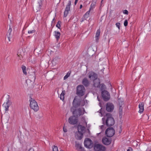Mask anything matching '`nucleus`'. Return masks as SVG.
Wrapping results in <instances>:
<instances>
[{"mask_svg":"<svg viewBox=\"0 0 151 151\" xmlns=\"http://www.w3.org/2000/svg\"><path fill=\"white\" fill-rule=\"evenodd\" d=\"M103 123L104 125L107 127H111L113 126L115 123L114 119L112 117L110 113H107L102 119Z\"/></svg>","mask_w":151,"mask_h":151,"instance_id":"obj_1","label":"nucleus"},{"mask_svg":"<svg viewBox=\"0 0 151 151\" xmlns=\"http://www.w3.org/2000/svg\"><path fill=\"white\" fill-rule=\"evenodd\" d=\"M76 108L72 107L70 109V111L72 112L73 114L77 117L81 115H83L85 112V110L84 108H83V112H82V109L79 108L78 109H76Z\"/></svg>","mask_w":151,"mask_h":151,"instance_id":"obj_2","label":"nucleus"},{"mask_svg":"<svg viewBox=\"0 0 151 151\" xmlns=\"http://www.w3.org/2000/svg\"><path fill=\"white\" fill-rule=\"evenodd\" d=\"M86 90L83 85H78L77 87L76 94L78 96H82L84 95Z\"/></svg>","mask_w":151,"mask_h":151,"instance_id":"obj_3","label":"nucleus"},{"mask_svg":"<svg viewBox=\"0 0 151 151\" xmlns=\"http://www.w3.org/2000/svg\"><path fill=\"white\" fill-rule=\"evenodd\" d=\"M29 101V106L30 108L35 111H37L39 109L37 102L34 99L32 98H31Z\"/></svg>","mask_w":151,"mask_h":151,"instance_id":"obj_4","label":"nucleus"},{"mask_svg":"<svg viewBox=\"0 0 151 151\" xmlns=\"http://www.w3.org/2000/svg\"><path fill=\"white\" fill-rule=\"evenodd\" d=\"M81 100L80 97L76 96L74 98L73 102V106L72 107L77 108L80 106Z\"/></svg>","mask_w":151,"mask_h":151,"instance_id":"obj_5","label":"nucleus"},{"mask_svg":"<svg viewBox=\"0 0 151 151\" xmlns=\"http://www.w3.org/2000/svg\"><path fill=\"white\" fill-rule=\"evenodd\" d=\"M101 96L105 101H107L110 99V96L109 92L106 90H104L101 92Z\"/></svg>","mask_w":151,"mask_h":151,"instance_id":"obj_6","label":"nucleus"},{"mask_svg":"<svg viewBox=\"0 0 151 151\" xmlns=\"http://www.w3.org/2000/svg\"><path fill=\"white\" fill-rule=\"evenodd\" d=\"M115 130L112 127L108 128L105 131L106 135L108 137H112L115 134Z\"/></svg>","mask_w":151,"mask_h":151,"instance_id":"obj_7","label":"nucleus"},{"mask_svg":"<svg viewBox=\"0 0 151 151\" xmlns=\"http://www.w3.org/2000/svg\"><path fill=\"white\" fill-rule=\"evenodd\" d=\"M42 0H39L38 2L35 4L33 6V8L34 10L37 12L40 10L41 9V7L42 6Z\"/></svg>","mask_w":151,"mask_h":151,"instance_id":"obj_8","label":"nucleus"},{"mask_svg":"<svg viewBox=\"0 0 151 151\" xmlns=\"http://www.w3.org/2000/svg\"><path fill=\"white\" fill-rule=\"evenodd\" d=\"M94 149L95 151H105V147L101 145L96 144L94 145Z\"/></svg>","mask_w":151,"mask_h":151,"instance_id":"obj_9","label":"nucleus"},{"mask_svg":"<svg viewBox=\"0 0 151 151\" xmlns=\"http://www.w3.org/2000/svg\"><path fill=\"white\" fill-rule=\"evenodd\" d=\"M84 143L85 147L90 148L91 147V145L93 144V142L90 139L87 138L85 139Z\"/></svg>","mask_w":151,"mask_h":151,"instance_id":"obj_10","label":"nucleus"},{"mask_svg":"<svg viewBox=\"0 0 151 151\" xmlns=\"http://www.w3.org/2000/svg\"><path fill=\"white\" fill-rule=\"evenodd\" d=\"M75 116H70L68 119L69 123L72 125H74L77 123L78 119L75 117Z\"/></svg>","mask_w":151,"mask_h":151,"instance_id":"obj_11","label":"nucleus"},{"mask_svg":"<svg viewBox=\"0 0 151 151\" xmlns=\"http://www.w3.org/2000/svg\"><path fill=\"white\" fill-rule=\"evenodd\" d=\"M30 72H32V74L29 76V79L27 80V81L28 82L30 81L33 83L34 82L36 78L35 74V71H33V70H32Z\"/></svg>","mask_w":151,"mask_h":151,"instance_id":"obj_12","label":"nucleus"},{"mask_svg":"<svg viewBox=\"0 0 151 151\" xmlns=\"http://www.w3.org/2000/svg\"><path fill=\"white\" fill-rule=\"evenodd\" d=\"M114 104L108 102L106 106V109L108 112H112L114 109Z\"/></svg>","mask_w":151,"mask_h":151,"instance_id":"obj_13","label":"nucleus"},{"mask_svg":"<svg viewBox=\"0 0 151 151\" xmlns=\"http://www.w3.org/2000/svg\"><path fill=\"white\" fill-rule=\"evenodd\" d=\"M71 5V1H69L66 6L65 10L64 12V17H66L67 16L69 12L70 11V6Z\"/></svg>","mask_w":151,"mask_h":151,"instance_id":"obj_14","label":"nucleus"},{"mask_svg":"<svg viewBox=\"0 0 151 151\" xmlns=\"http://www.w3.org/2000/svg\"><path fill=\"white\" fill-rule=\"evenodd\" d=\"M102 141L104 144L106 145H109L111 144V138H108L105 137L103 138Z\"/></svg>","mask_w":151,"mask_h":151,"instance_id":"obj_15","label":"nucleus"},{"mask_svg":"<svg viewBox=\"0 0 151 151\" xmlns=\"http://www.w3.org/2000/svg\"><path fill=\"white\" fill-rule=\"evenodd\" d=\"M88 78L93 81L97 79L98 78V75L94 72H91L88 76Z\"/></svg>","mask_w":151,"mask_h":151,"instance_id":"obj_16","label":"nucleus"},{"mask_svg":"<svg viewBox=\"0 0 151 151\" xmlns=\"http://www.w3.org/2000/svg\"><path fill=\"white\" fill-rule=\"evenodd\" d=\"M85 129V127L81 125H79L78 126V132L81 133L83 134L84 133Z\"/></svg>","mask_w":151,"mask_h":151,"instance_id":"obj_17","label":"nucleus"},{"mask_svg":"<svg viewBox=\"0 0 151 151\" xmlns=\"http://www.w3.org/2000/svg\"><path fill=\"white\" fill-rule=\"evenodd\" d=\"M93 86L95 87H100V81L99 78L93 81Z\"/></svg>","mask_w":151,"mask_h":151,"instance_id":"obj_18","label":"nucleus"},{"mask_svg":"<svg viewBox=\"0 0 151 151\" xmlns=\"http://www.w3.org/2000/svg\"><path fill=\"white\" fill-rule=\"evenodd\" d=\"M82 83L85 87H88L90 84V82L88 79L86 78H84L82 80Z\"/></svg>","mask_w":151,"mask_h":151,"instance_id":"obj_19","label":"nucleus"},{"mask_svg":"<svg viewBox=\"0 0 151 151\" xmlns=\"http://www.w3.org/2000/svg\"><path fill=\"white\" fill-rule=\"evenodd\" d=\"M10 105V102L9 100H8L6 103H4L3 104V106L5 108L6 111H8L9 110V108Z\"/></svg>","mask_w":151,"mask_h":151,"instance_id":"obj_20","label":"nucleus"},{"mask_svg":"<svg viewBox=\"0 0 151 151\" xmlns=\"http://www.w3.org/2000/svg\"><path fill=\"white\" fill-rule=\"evenodd\" d=\"M144 105V104L143 102L139 104V113H142L143 111Z\"/></svg>","mask_w":151,"mask_h":151,"instance_id":"obj_21","label":"nucleus"},{"mask_svg":"<svg viewBox=\"0 0 151 151\" xmlns=\"http://www.w3.org/2000/svg\"><path fill=\"white\" fill-rule=\"evenodd\" d=\"M75 137L78 139H81L83 137V134L78 132L76 134Z\"/></svg>","mask_w":151,"mask_h":151,"instance_id":"obj_22","label":"nucleus"},{"mask_svg":"<svg viewBox=\"0 0 151 151\" xmlns=\"http://www.w3.org/2000/svg\"><path fill=\"white\" fill-rule=\"evenodd\" d=\"M60 35V33L59 32L56 31L55 32L54 36L57 41L59 40Z\"/></svg>","mask_w":151,"mask_h":151,"instance_id":"obj_23","label":"nucleus"},{"mask_svg":"<svg viewBox=\"0 0 151 151\" xmlns=\"http://www.w3.org/2000/svg\"><path fill=\"white\" fill-rule=\"evenodd\" d=\"M100 34V29H98L96 32V42H98L99 40V36Z\"/></svg>","mask_w":151,"mask_h":151,"instance_id":"obj_24","label":"nucleus"},{"mask_svg":"<svg viewBox=\"0 0 151 151\" xmlns=\"http://www.w3.org/2000/svg\"><path fill=\"white\" fill-rule=\"evenodd\" d=\"M65 94V90H63L60 96V98L61 100L63 101L64 99V95Z\"/></svg>","mask_w":151,"mask_h":151,"instance_id":"obj_25","label":"nucleus"},{"mask_svg":"<svg viewBox=\"0 0 151 151\" xmlns=\"http://www.w3.org/2000/svg\"><path fill=\"white\" fill-rule=\"evenodd\" d=\"M119 117L120 118H122V115H123V112H122V109L123 107H122V106H119Z\"/></svg>","mask_w":151,"mask_h":151,"instance_id":"obj_26","label":"nucleus"},{"mask_svg":"<svg viewBox=\"0 0 151 151\" xmlns=\"http://www.w3.org/2000/svg\"><path fill=\"white\" fill-rule=\"evenodd\" d=\"M96 0H93L92 4L90 6V9H93L95 7V6L96 4Z\"/></svg>","mask_w":151,"mask_h":151,"instance_id":"obj_27","label":"nucleus"},{"mask_svg":"<svg viewBox=\"0 0 151 151\" xmlns=\"http://www.w3.org/2000/svg\"><path fill=\"white\" fill-rule=\"evenodd\" d=\"M118 101L119 106H122L124 104L123 99L121 98H118Z\"/></svg>","mask_w":151,"mask_h":151,"instance_id":"obj_28","label":"nucleus"},{"mask_svg":"<svg viewBox=\"0 0 151 151\" xmlns=\"http://www.w3.org/2000/svg\"><path fill=\"white\" fill-rule=\"evenodd\" d=\"M100 87H99L100 88L101 90L102 91L104 90L106 88V86L103 83L100 84Z\"/></svg>","mask_w":151,"mask_h":151,"instance_id":"obj_29","label":"nucleus"},{"mask_svg":"<svg viewBox=\"0 0 151 151\" xmlns=\"http://www.w3.org/2000/svg\"><path fill=\"white\" fill-rule=\"evenodd\" d=\"M81 146V144H80L79 142H76L75 147L77 149H78L79 148H80V147Z\"/></svg>","mask_w":151,"mask_h":151,"instance_id":"obj_30","label":"nucleus"},{"mask_svg":"<svg viewBox=\"0 0 151 151\" xmlns=\"http://www.w3.org/2000/svg\"><path fill=\"white\" fill-rule=\"evenodd\" d=\"M12 28H11L10 27L9 29L8 30L7 33V36H11V33L12 31Z\"/></svg>","mask_w":151,"mask_h":151,"instance_id":"obj_31","label":"nucleus"},{"mask_svg":"<svg viewBox=\"0 0 151 151\" xmlns=\"http://www.w3.org/2000/svg\"><path fill=\"white\" fill-rule=\"evenodd\" d=\"M22 68L23 73L25 75H27V73L26 71V67L25 66L23 65L22 66Z\"/></svg>","mask_w":151,"mask_h":151,"instance_id":"obj_32","label":"nucleus"},{"mask_svg":"<svg viewBox=\"0 0 151 151\" xmlns=\"http://www.w3.org/2000/svg\"><path fill=\"white\" fill-rule=\"evenodd\" d=\"M61 22L60 21H59L57 24H56V26L58 28L60 29V24H61Z\"/></svg>","mask_w":151,"mask_h":151,"instance_id":"obj_33","label":"nucleus"},{"mask_svg":"<svg viewBox=\"0 0 151 151\" xmlns=\"http://www.w3.org/2000/svg\"><path fill=\"white\" fill-rule=\"evenodd\" d=\"M52 148L53 151H58V147L55 146H53Z\"/></svg>","mask_w":151,"mask_h":151,"instance_id":"obj_34","label":"nucleus"},{"mask_svg":"<svg viewBox=\"0 0 151 151\" xmlns=\"http://www.w3.org/2000/svg\"><path fill=\"white\" fill-rule=\"evenodd\" d=\"M35 32V31L34 29H33L32 30H29L28 31V33L29 34H33Z\"/></svg>","mask_w":151,"mask_h":151,"instance_id":"obj_35","label":"nucleus"},{"mask_svg":"<svg viewBox=\"0 0 151 151\" xmlns=\"http://www.w3.org/2000/svg\"><path fill=\"white\" fill-rule=\"evenodd\" d=\"M70 73H68L64 77V79L65 80L68 78L70 76Z\"/></svg>","mask_w":151,"mask_h":151,"instance_id":"obj_36","label":"nucleus"},{"mask_svg":"<svg viewBox=\"0 0 151 151\" xmlns=\"http://www.w3.org/2000/svg\"><path fill=\"white\" fill-rule=\"evenodd\" d=\"M123 12L124 14L128 15L129 14V12L127 10H125L123 11Z\"/></svg>","mask_w":151,"mask_h":151,"instance_id":"obj_37","label":"nucleus"},{"mask_svg":"<svg viewBox=\"0 0 151 151\" xmlns=\"http://www.w3.org/2000/svg\"><path fill=\"white\" fill-rule=\"evenodd\" d=\"M128 25V21L127 19H125L124 22V25L125 27H126Z\"/></svg>","mask_w":151,"mask_h":151,"instance_id":"obj_38","label":"nucleus"},{"mask_svg":"<svg viewBox=\"0 0 151 151\" xmlns=\"http://www.w3.org/2000/svg\"><path fill=\"white\" fill-rule=\"evenodd\" d=\"M78 150L79 151H85L84 150V148L81 146L80 147V148H79Z\"/></svg>","mask_w":151,"mask_h":151,"instance_id":"obj_39","label":"nucleus"},{"mask_svg":"<svg viewBox=\"0 0 151 151\" xmlns=\"http://www.w3.org/2000/svg\"><path fill=\"white\" fill-rule=\"evenodd\" d=\"M116 26L119 29H120V23L119 22H117L116 23Z\"/></svg>","mask_w":151,"mask_h":151,"instance_id":"obj_40","label":"nucleus"},{"mask_svg":"<svg viewBox=\"0 0 151 151\" xmlns=\"http://www.w3.org/2000/svg\"><path fill=\"white\" fill-rule=\"evenodd\" d=\"M83 18L84 19H86L89 16L87 15H86V14H85L83 16Z\"/></svg>","mask_w":151,"mask_h":151,"instance_id":"obj_41","label":"nucleus"},{"mask_svg":"<svg viewBox=\"0 0 151 151\" xmlns=\"http://www.w3.org/2000/svg\"><path fill=\"white\" fill-rule=\"evenodd\" d=\"M91 10V9H90L89 11H88L85 14H86V15H88L89 16L90 12V11Z\"/></svg>","mask_w":151,"mask_h":151,"instance_id":"obj_42","label":"nucleus"},{"mask_svg":"<svg viewBox=\"0 0 151 151\" xmlns=\"http://www.w3.org/2000/svg\"><path fill=\"white\" fill-rule=\"evenodd\" d=\"M63 131L65 132H66L67 131V129L64 126L63 127Z\"/></svg>","mask_w":151,"mask_h":151,"instance_id":"obj_43","label":"nucleus"},{"mask_svg":"<svg viewBox=\"0 0 151 151\" xmlns=\"http://www.w3.org/2000/svg\"><path fill=\"white\" fill-rule=\"evenodd\" d=\"M17 55H18V56L19 57V59H21V58H22V56H19V55H20L19 54V52H18V54H17Z\"/></svg>","mask_w":151,"mask_h":151,"instance_id":"obj_44","label":"nucleus"},{"mask_svg":"<svg viewBox=\"0 0 151 151\" xmlns=\"http://www.w3.org/2000/svg\"><path fill=\"white\" fill-rule=\"evenodd\" d=\"M11 36H7V39L9 40V42H10V38H11Z\"/></svg>","mask_w":151,"mask_h":151,"instance_id":"obj_45","label":"nucleus"},{"mask_svg":"<svg viewBox=\"0 0 151 151\" xmlns=\"http://www.w3.org/2000/svg\"><path fill=\"white\" fill-rule=\"evenodd\" d=\"M29 151H34V149L32 148H30L29 150Z\"/></svg>","mask_w":151,"mask_h":151,"instance_id":"obj_46","label":"nucleus"},{"mask_svg":"<svg viewBox=\"0 0 151 151\" xmlns=\"http://www.w3.org/2000/svg\"><path fill=\"white\" fill-rule=\"evenodd\" d=\"M121 126L120 127V129L119 130V133H121L122 132V129H121Z\"/></svg>","mask_w":151,"mask_h":151,"instance_id":"obj_47","label":"nucleus"},{"mask_svg":"<svg viewBox=\"0 0 151 151\" xmlns=\"http://www.w3.org/2000/svg\"><path fill=\"white\" fill-rule=\"evenodd\" d=\"M56 60V59H55V58L53 59V60H52V64H53V63L54 62H55V61Z\"/></svg>","mask_w":151,"mask_h":151,"instance_id":"obj_48","label":"nucleus"},{"mask_svg":"<svg viewBox=\"0 0 151 151\" xmlns=\"http://www.w3.org/2000/svg\"><path fill=\"white\" fill-rule=\"evenodd\" d=\"M104 125H102L101 127V129H103V128H104Z\"/></svg>","mask_w":151,"mask_h":151,"instance_id":"obj_49","label":"nucleus"},{"mask_svg":"<svg viewBox=\"0 0 151 151\" xmlns=\"http://www.w3.org/2000/svg\"><path fill=\"white\" fill-rule=\"evenodd\" d=\"M85 20H86V19H84V18H83V17L82 18V19L81 21V22H83Z\"/></svg>","mask_w":151,"mask_h":151,"instance_id":"obj_50","label":"nucleus"},{"mask_svg":"<svg viewBox=\"0 0 151 151\" xmlns=\"http://www.w3.org/2000/svg\"><path fill=\"white\" fill-rule=\"evenodd\" d=\"M82 7V4L80 5V9H81V8Z\"/></svg>","mask_w":151,"mask_h":151,"instance_id":"obj_51","label":"nucleus"},{"mask_svg":"<svg viewBox=\"0 0 151 151\" xmlns=\"http://www.w3.org/2000/svg\"><path fill=\"white\" fill-rule=\"evenodd\" d=\"M77 2H78L77 1H75L74 4H75V5H76V4L77 3Z\"/></svg>","mask_w":151,"mask_h":151,"instance_id":"obj_52","label":"nucleus"},{"mask_svg":"<svg viewBox=\"0 0 151 151\" xmlns=\"http://www.w3.org/2000/svg\"><path fill=\"white\" fill-rule=\"evenodd\" d=\"M55 18H54L53 19H52V23L53 22V21L55 20Z\"/></svg>","mask_w":151,"mask_h":151,"instance_id":"obj_53","label":"nucleus"},{"mask_svg":"<svg viewBox=\"0 0 151 151\" xmlns=\"http://www.w3.org/2000/svg\"><path fill=\"white\" fill-rule=\"evenodd\" d=\"M97 99H98V100L99 101H100V100L99 99V97H98V96H97Z\"/></svg>","mask_w":151,"mask_h":151,"instance_id":"obj_54","label":"nucleus"},{"mask_svg":"<svg viewBox=\"0 0 151 151\" xmlns=\"http://www.w3.org/2000/svg\"><path fill=\"white\" fill-rule=\"evenodd\" d=\"M101 109H102V108H101V109H100V111H100L99 113H101Z\"/></svg>","mask_w":151,"mask_h":151,"instance_id":"obj_55","label":"nucleus"},{"mask_svg":"<svg viewBox=\"0 0 151 151\" xmlns=\"http://www.w3.org/2000/svg\"><path fill=\"white\" fill-rule=\"evenodd\" d=\"M88 132H90V131L89 129H88Z\"/></svg>","mask_w":151,"mask_h":151,"instance_id":"obj_56","label":"nucleus"},{"mask_svg":"<svg viewBox=\"0 0 151 151\" xmlns=\"http://www.w3.org/2000/svg\"><path fill=\"white\" fill-rule=\"evenodd\" d=\"M127 151H130V150L129 149L127 150Z\"/></svg>","mask_w":151,"mask_h":151,"instance_id":"obj_57","label":"nucleus"},{"mask_svg":"<svg viewBox=\"0 0 151 151\" xmlns=\"http://www.w3.org/2000/svg\"><path fill=\"white\" fill-rule=\"evenodd\" d=\"M78 0H75V1H78Z\"/></svg>","mask_w":151,"mask_h":151,"instance_id":"obj_58","label":"nucleus"},{"mask_svg":"<svg viewBox=\"0 0 151 151\" xmlns=\"http://www.w3.org/2000/svg\"><path fill=\"white\" fill-rule=\"evenodd\" d=\"M78 0H75V1H78Z\"/></svg>","mask_w":151,"mask_h":151,"instance_id":"obj_59","label":"nucleus"},{"mask_svg":"<svg viewBox=\"0 0 151 151\" xmlns=\"http://www.w3.org/2000/svg\"><path fill=\"white\" fill-rule=\"evenodd\" d=\"M9 15H8V18H9Z\"/></svg>","mask_w":151,"mask_h":151,"instance_id":"obj_60","label":"nucleus"},{"mask_svg":"<svg viewBox=\"0 0 151 151\" xmlns=\"http://www.w3.org/2000/svg\"><path fill=\"white\" fill-rule=\"evenodd\" d=\"M149 151H151V150H150Z\"/></svg>","mask_w":151,"mask_h":151,"instance_id":"obj_61","label":"nucleus"},{"mask_svg":"<svg viewBox=\"0 0 151 151\" xmlns=\"http://www.w3.org/2000/svg\"><path fill=\"white\" fill-rule=\"evenodd\" d=\"M9 149L7 151H9Z\"/></svg>","mask_w":151,"mask_h":151,"instance_id":"obj_62","label":"nucleus"}]
</instances>
